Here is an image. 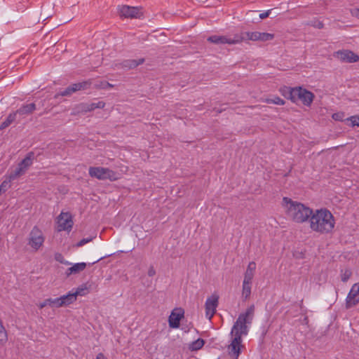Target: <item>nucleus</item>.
<instances>
[{"label":"nucleus","mask_w":359,"mask_h":359,"mask_svg":"<svg viewBox=\"0 0 359 359\" xmlns=\"http://www.w3.org/2000/svg\"><path fill=\"white\" fill-rule=\"evenodd\" d=\"M1 194V192H0V194Z\"/></svg>","instance_id":"nucleus-46"},{"label":"nucleus","mask_w":359,"mask_h":359,"mask_svg":"<svg viewBox=\"0 0 359 359\" xmlns=\"http://www.w3.org/2000/svg\"><path fill=\"white\" fill-rule=\"evenodd\" d=\"M55 259L61 263V264H65V265H70L71 263L69 262L68 261L65 260L63 255L61 254V253H59V252H57L55 254Z\"/></svg>","instance_id":"nucleus-31"},{"label":"nucleus","mask_w":359,"mask_h":359,"mask_svg":"<svg viewBox=\"0 0 359 359\" xmlns=\"http://www.w3.org/2000/svg\"><path fill=\"white\" fill-rule=\"evenodd\" d=\"M255 314V306H250L245 312L239 314L237 320L234 323L230 334L231 339L229 345L227 346L229 355L237 359L241 354V349L243 348L242 345V337L248 334V325H251Z\"/></svg>","instance_id":"nucleus-1"},{"label":"nucleus","mask_w":359,"mask_h":359,"mask_svg":"<svg viewBox=\"0 0 359 359\" xmlns=\"http://www.w3.org/2000/svg\"><path fill=\"white\" fill-rule=\"evenodd\" d=\"M204 344L205 341L201 338H198L189 344V349L191 351H196L201 349Z\"/></svg>","instance_id":"nucleus-25"},{"label":"nucleus","mask_w":359,"mask_h":359,"mask_svg":"<svg viewBox=\"0 0 359 359\" xmlns=\"http://www.w3.org/2000/svg\"><path fill=\"white\" fill-rule=\"evenodd\" d=\"M208 41L215 44H229L227 36L213 35L209 36Z\"/></svg>","instance_id":"nucleus-22"},{"label":"nucleus","mask_w":359,"mask_h":359,"mask_svg":"<svg viewBox=\"0 0 359 359\" xmlns=\"http://www.w3.org/2000/svg\"><path fill=\"white\" fill-rule=\"evenodd\" d=\"M271 10H268L265 12H263L262 13L259 14V18L260 19H265L267 17H269L270 13H271Z\"/></svg>","instance_id":"nucleus-40"},{"label":"nucleus","mask_w":359,"mask_h":359,"mask_svg":"<svg viewBox=\"0 0 359 359\" xmlns=\"http://www.w3.org/2000/svg\"><path fill=\"white\" fill-rule=\"evenodd\" d=\"M72 93H74L73 90H72V88H71V86H69V87H67L66 89H65L64 90L62 91H60L59 93H57V94H55V98H57L59 97L60 96H69L71 95Z\"/></svg>","instance_id":"nucleus-29"},{"label":"nucleus","mask_w":359,"mask_h":359,"mask_svg":"<svg viewBox=\"0 0 359 359\" xmlns=\"http://www.w3.org/2000/svg\"><path fill=\"white\" fill-rule=\"evenodd\" d=\"M77 290H80L81 291V294L80 295H83L84 294V289H82V288H79Z\"/></svg>","instance_id":"nucleus-44"},{"label":"nucleus","mask_w":359,"mask_h":359,"mask_svg":"<svg viewBox=\"0 0 359 359\" xmlns=\"http://www.w3.org/2000/svg\"><path fill=\"white\" fill-rule=\"evenodd\" d=\"M15 179H11V174H9L8 176H6V179L2 182V183L0 184V192L4 193L6 192L8 189L11 188V182L13 180H15Z\"/></svg>","instance_id":"nucleus-26"},{"label":"nucleus","mask_w":359,"mask_h":359,"mask_svg":"<svg viewBox=\"0 0 359 359\" xmlns=\"http://www.w3.org/2000/svg\"><path fill=\"white\" fill-rule=\"evenodd\" d=\"M282 206L286 216L295 223L302 224L307 221L313 210L304 204L288 197L283 198Z\"/></svg>","instance_id":"nucleus-3"},{"label":"nucleus","mask_w":359,"mask_h":359,"mask_svg":"<svg viewBox=\"0 0 359 359\" xmlns=\"http://www.w3.org/2000/svg\"><path fill=\"white\" fill-rule=\"evenodd\" d=\"M8 340V334L3 322L0 318V344L4 345Z\"/></svg>","instance_id":"nucleus-28"},{"label":"nucleus","mask_w":359,"mask_h":359,"mask_svg":"<svg viewBox=\"0 0 359 359\" xmlns=\"http://www.w3.org/2000/svg\"><path fill=\"white\" fill-rule=\"evenodd\" d=\"M254 275H255L254 272L250 271H249L246 269L245 274H244L243 281L252 283Z\"/></svg>","instance_id":"nucleus-35"},{"label":"nucleus","mask_w":359,"mask_h":359,"mask_svg":"<svg viewBox=\"0 0 359 359\" xmlns=\"http://www.w3.org/2000/svg\"><path fill=\"white\" fill-rule=\"evenodd\" d=\"M119 13L121 16L124 18H137L139 14V9L137 7H132L129 6H121L119 8Z\"/></svg>","instance_id":"nucleus-15"},{"label":"nucleus","mask_w":359,"mask_h":359,"mask_svg":"<svg viewBox=\"0 0 359 359\" xmlns=\"http://www.w3.org/2000/svg\"><path fill=\"white\" fill-rule=\"evenodd\" d=\"M36 109V104L34 103L23 104L15 113L20 116H26L31 114Z\"/></svg>","instance_id":"nucleus-17"},{"label":"nucleus","mask_w":359,"mask_h":359,"mask_svg":"<svg viewBox=\"0 0 359 359\" xmlns=\"http://www.w3.org/2000/svg\"><path fill=\"white\" fill-rule=\"evenodd\" d=\"M16 118V113L10 114L6 119L3 121L0 126V130H4L8 127Z\"/></svg>","instance_id":"nucleus-27"},{"label":"nucleus","mask_w":359,"mask_h":359,"mask_svg":"<svg viewBox=\"0 0 359 359\" xmlns=\"http://www.w3.org/2000/svg\"><path fill=\"white\" fill-rule=\"evenodd\" d=\"M252 283L243 281L242 298L244 301L248 300L251 294Z\"/></svg>","instance_id":"nucleus-21"},{"label":"nucleus","mask_w":359,"mask_h":359,"mask_svg":"<svg viewBox=\"0 0 359 359\" xmlns=\"http://www.w3.org/2000/svg\"><path fill=\"white\" fill-rule=\"evenodd\" d=\"M248 271H252V272H255V269H256V264L255 262H250L248 265V267L246 269Z\"/></svg>","instance_id":"nucleus-38"},{"label":"nucleus","mask_w":359,"mask_h":359,"mask_svg":"<svg viewBox=\"0 0 359 359\" xmlns=\"http://www.w3.org/2000/svg\"><path fill=\"white\" fill-rule=\"evenodd\" d=\"M247 41H248V38L246 36V32L236 34L233 37L228 36L229 44H237Z\"/></svg>","instance_id":"nucleus-19"},{"label":"nucleus","mask_w":359,"mask_h":359,"mask_svg":"<svg viewBox=\"0 0 359 359\" xmlns=\"http://www.w3.org/2000/svg\"><path fill=\"white\" fill-rule=\"evenodd\" d=\"M78 294H81L80 290H76L75 292H69L65 295L57 297L59 308L74 303L76 300Z\"/></svg>","instance_id":"nucleus-13"},{"label":"nucleus","mask_w":359,"mask_h":359,"mask_svg":"<svg viewBox=\"0 0 359 359\" xmlns=\"http://www.w3.org/2000/svg\"><path fill=\"white\" fill-rule=\"evenodd\" d=\"M96 359H106V358L102 353H100L97 355Z\"/></svg>","instance_id":"nucleus-43"},{"label":"nucleus","mask_w":359,"mask_h":359,"mask_svg":"<svg viewBox=\"0 0 359 359\" xmlns=\"http://www.w3.org/2000/svg\"><path fill=\"white\" fill-rule=\"evenodd\" d=\"M219 304V296L217 294H212L209 297L205 303V316L211 320L216 312Z\"/></svg>","instance_id":"nucleus-8"},{"label":"nucleus","mask_w":359,"mask_h":359,"mask_svg":"<svg viewBox=\"0 0 359 359\" xmlns=\"http://www.w3.org/2000/svg\"><path fill=\"white\" fill-rule=\"evenodd\" d=\"M89 175L99 180H109L110 181H116L119 178L117 172L104 167H90Z\"/></svg>","instance_id":"nucleus-5"},{"label":"nucleus","mask_w":359,"mask_h":359,"mask_svg":"<svg viewBox=\"0 0 359 359\" xmlns=\"http://www.w3.org/2000/svg\"><path fill=\"white\" fill-rule=\"evenodd\" d=\"M351 13L353 16H355V17L359 18V8H353L351 9Z\"/></svg>","instance_id":"nucleus-39"},{"label":"nucleus","mask_w":359,"mask_h":359,"mask_svg":"<svg viewBox=\"0 0 359 359\" xmlns=\"http://www.w3.org/2000/svg\"><path fill=\"white\" fill-rule=\"evenodd\" d=\"M246 36L248 38V41H253L265 42L272 41L274 39L273 34L260 32H246Z\"/></svg>","instance_id":"nucleus-10"},{"label":"nucleus","mask_w":359,"mask_h":359,"mask_svg":"<svg viewBox=\"0 0 359 359\" xmlns=\"http://www.w3.org/2000/svg\"><path fill=\"white\" fill-rule=\"evenodd\" d=\"M352 272L349 269H346L341 272V278L343 282H346L351 276Z\"/></svg>","instance_id":"nucleus-34"},{"label":"nucleus","mask_w":359,"mask_h":359,"mask_svg":"<svg viewBox=\"0 0 359 359\" xmlns=\"http://www.w3.org/2000/svg\"><path fill=\"white\" fill-rule=\"evenodd\" d=\"M102 259V257H101V258L98 259L96 261V262H97L100 261V259ZM93 263H95V262H94Z\"/></svg>","instance_id":"nucleus-45"},{"label":"nucleus","mask_w":359,"mask_h":359,"mask_svg":"<svg viewBox=\"0 0 359 359\" xmlns=\"http://www.w3.org/2000/svg\"><path fill=\"white\" fill-rule=\"evenodd\" d=\"M314 27L321 29L323 27V24L321 22H316L315 24L313 25Z\"/></svg>","instance_id":"nucleus-42"},{"label":"nucleus","mask_w":359,"mask_h":359,"mask_svg":"<svg viewBox=\"0 0 359 359\" xmlns=\"http://www.w3.org/2000/svg\"><path fill=\"white\" fill-rule=\"evenodd\" d=\"M86 267V264L85 262H80L74 264L72 266L68 268L66 271L67 276H69L72 274L78 273L82 271H83Z\"/></svg>","instance_id":"nucleus-20"},{"label":"nucleus","mask_w":359,"mask_h":359,"mask_svg":"<svg viewBox=\"0 0 359 359\" xmlns=\"http://www.w3.org/2000/svg\"><path fill=\"white\" fill-rule=\"evenodd\" d=\"M309 222L312 231L323 235L331 233L335 226L333 215L326 208L313 210Z\"/></svg>","instance_id":"nucleus-2"},{"label":"nucleus","mask_w":359,"mask_h":359,"mask_svg":"<svg viewBox=\"0 0 359 359\" xmlns=\"http://www.w3.org/2000/svg\"><path fill=\"white\" fill-rule=\"evenodd\" d=\"M93 240L92 238H83L81 239L79 243H76V247H81L84 245L85 244L90 242Z\"/></svg>","instance_id":"nucleus-37"},{"label":"nucleus","mask_w":359,"mask_h":359,"mask_svg":"<svg viewBox=\"0 0 359 359\" xmlns=\"http://www.w3.org/2000/svg\"><path fill=\"white\" fill-rule=\"evenodd\" d=\"M183 317L182 313H175L172 311L169 316V325L170 327L177 328L180 326V322Z\"/></svg>","instance_id":"nucleus-18"},{"label":"nucleus","mask_w":359,"mask_h":359,"mask_svg":"<svg viewBox=\"0 0 359 359\" xmlns=\"http://www.w3.org/2000/svg\"><path fill=\"white\" fill-rule=\"evenodd\" d=\"M95 87L97 88L106 89L113 88L114 85L109 83L107 81H101L99 84H96Z\"/></svg>","instance_id":"nucleus-36"},{"label":"nucleus","mask_w":359,"mask_h":359,"mask_svg":"<svg viewBox=\"0 0 359 359\" xmlns=\"http://www.w3.org/2000/svg\"><path fill=\"white\" fill-rule=\"evenodd\" d=\"M267 103H272V104H278V105H283V104H285V101L279 97H274L273 98L268 99Z\"/></svg>","instance_id":"nucleus-33"},{"label":"nucleus","mask_w":359,"mask_h":359,"mask_svg":"<svg viewBox=\"0 0 359 359\" xmlns=\"http://www.w3.org/2000/svg\"><path fill=\"white\" fill-rule=\"evenodd\" d=\"M105 106V103L102 101L93 103H81L79 105V111L81 112L86 113L93 111L95 109H102Z\"/></svg>","instance_id":"nucleus-16"},{"label":"nucleus","mask_w":359,"mask_h":359,"mask_svg":"<svg viewBox=\"0 0 359 359\" xmlns=\"http://www.w3.org/2000/svg\"><path fill=\"white\" fill-rule=\"evenodd\" d=\"M144 60L143 58L139 60H125L121 63L114 64V69H131L135 68L140 65H142L144 62Z\"/></svg>","instance_id":"nucleus-14"},{"label":"nucleus","mask_w":359,"mask_h":359,"mask_svg":"<svg viewBox=\"0 0 359 359\" xmlns=\"http://www.w3.org/2000/svg\"><path fill=\"white\" fill-rule=\"evenodd\" d=\"M359 303V288L354 284L346 299V307L350 309Z\"/></svg>","instance_id":"nucleus-12"},{"label":"nucleus","mask_w":359,"mask_h":359,"mask_svg":"<svg viewBox=\"0 0 359 359\" xmlns=\"http://www.w3.org/2000/svg\"><path fill=\"white\" fill-rule=\"evenodd\" d=\"M283 95L290 99L292 102L300 100L307 107L311 106L315 97L314 94L306 89L301 87L294 88H285Z\"/></svg>","instance_id":"nucleus-4"},{"label":"nucleus","mask_w":359,"mask_h":359,"mask_svg":"<svg viewBox=\"0 0 359 359\" xmlns=\"http://www.w3.org/2000/svg\"><path fill=\"white\" fill-rule=\"evenodd\" d=\"M47 306H49L52 308H59L58 306V300L57 298H49L45 299L43 302H41L39 304V307L40 309H43Z\"/></svg>","instance_id":"nucleus-24"},{"label":"nucleus","mask_w":359,"mask_h":359,"mask_svg":"<svg viewBox=\"0 0 359 359\" xmlns=\"http://www.w3.org/2000/svg\"><path fill=\"white\" fill-rule=\"evenodd\" d=\"M91 83V80H88L80 83H73L70 86L72 88L73 92L75 93L81 90H85L88 88Z\"/></svg>","instance_id":"nucleus-23"},{"label":"nucleus","mask_w":359,"mask_h":359,"mask_svg":"<svg viewBox=\"0 0 359 359\" xmlns=\"http://www.w3.org/2000/svg\"><path fill=\"white\" fill-rule=\"evenodd\" d=\"M58 231H70L73 226L72 217L69 212H62L57 217Z\"/></svg>","instance_id":"nucleus-9"},{"label":"nucleus","mask_w":359,"mask_h":359,"mask_svg":"<svg viewBox=\"0 0 359 359\" xmlns=\"http://www.w3.org/2000/svg\"><path fill=\"white\" fill-rule=\"evenodd\" d=\"M334 56L341 62H355L359 60V56L351 50H339L334 53Z\"/></svg>","instance_id":"nucleus-11"},{"label":"nucleus","mask_w":359,"mask_h":359,"mask_svg":"<svg viewBox=\"0 0 359 359\" xmlns=\"http://www.w3.org/2000/svg\"><path fill=\"white\" fill-rule=\"evenodd\" d=\"M148 276L150 277L154 276L156 274V271L153 266H151L148 270Z\"/></svg>","instance_id":"nucleus-41"},{"label":"nucleus","mask_w":359,"mask_h":359,"mask_svg":"<svg viewBox=\"0 0 359 359\" xmlns=\"http://www.w3.org/2000/svg\"><path fill=\"white\" fill-rule=\"evenodd\" d=\"M332 117L334 121H346V118H345V114L342 111L334 113Z\"/></svg>","instance_id":"nucleus-30"},{"label":"nucleus","mask_w":359,"mask_h":359,"mask_svg":"<svg viewBox=\"0 0 359 359\" xmlns=\"http://www.w3.org/2000/svg\"><path fill=\"white\" fill-rule=\"evenodd\" d=\"M33 159L34 154L32 152L29 153L26 157L18 163V167L10 172L11 178L17 179L23 175L27 169L32 165Z\"/></svg>","instance_id":"nucleus-7"},{"label":"nucleus","mask_w":359,"mask_h":359,"mask_svg":"<svg viewBox=\"0 0 359 359\" xmlns=\"http://www.w3.org/2000/svg\"><path fill=\"white\" fill-rule=\"evenodd\" d=\"M346 122L350 121L351 126H359V116H352L351 117L346 118Z\"/></svg>","instance_id":"nucleus-32"},{"label":"nucleus","mask_w":359,"mask_h":359,"mask_svg":"<svg viewBox=\"0 0 359 359\" xmlns=\"http://www.w3.org/2000/svg\"><path fill=\"white\" fill-rule=\"evenodd\" d=\"M27 241V244L32 249L38 251L43 245L45 237L42 231L35 226L31 230Z\"/></svg>","instance_id":"nucleus-6"}]
</instances>
